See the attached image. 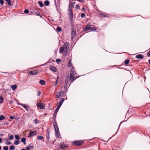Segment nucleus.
Wrapping results in <instances>:
<instances>
[{"instance_id": "24", "label": "nucleus", "mask_w": 150, "mask_h": 150, "mask_svg": "<svg viewBox=\"0 0 150 150\" xmlns=\"http://www.w3.org/2000/svg\"><path fill=\"white\" fill-rule=\"evenodd\" d=\"M39 121L38 119H35L33 120V122L35 124H37L39 123Z\"/></svg>"}, {"instance_id": "26", "label": "nucleus", "mask_w": 150, "mask_h": 150, "mask_svg": "<svg viewBox=\"0 0 150 150\" xmlns=\"http://www.w3.org/2000/svg\"><path fill=\"white\" fill-rule=\"evenodd\" d=\"M43 137L42 136H39L37 137V139L38 140H41L43 139Z\"/></svg>"}, {"instance_id": "3", "label": "nucleus", "mask_w": 150, "mask_h": 150, "mask_svg": "<svg viewBox=\"0 0 150 150\" xmlns=\"http://www.w3.org/2000/svg\"><path fill=\"white\" fill-rule=\"evenodd\" d=\"M68 51H66L63 47H61L60 48L59 53L62 54L64 55H66L67 54Z\"/></svg>"}, {"instance_id": "36", "label": "nucleus", "mask_w": 150, "mask_h": 150, "mask_svg": "<svg viewBox=\"0 0 150 150\" xmlns=\"http://www.w3.org/2000/svg\"><path fill=\"white\" fill-rule=\"evenodd\" d=\"M14 139V137L13 135H12L9 137V139L10 140H13Z\"/></svg>"}, {"instance_id": "56", "label": "nucleus", "mask_w": 150, "mask_h": 150, "mask_svg": "<svg viewBox=\"0 0 150 150\" xmlns=\"http://www.w3.org/2000/svg\"><path fill=\"white\" fill-rule=\"evenodd\" d=\"M2 139L1 138H0V143H1L2 142Z\"/></svg>"}, {"instance_id": "31", "label": "nucleus", "mask_w": 150, "mask_h": 150, "mask_svg": "<svg viewBox=\"0 0 150 150\" xmlns=\"http://www.w3.org/2000/svg\"><path fill=\"white\" fill-rule=\"evenodd\" d=\"M70 20L72 21H73V15H69Z\"/></svg>"}, {"instance_id": "23", "label": "nucleus", "mask_w": 150, "mask_h": 150, "mask_svg": "<svg viewBox=\"0 0 150 150\" xmlns=\"http://www.w3.org/2000/svg\"><path fill=\"white\" fill-rule=\"evenodd\" d=\"M75 73L74 71V68L73 67H72L71 69L70 73L74 74V73Z\"/></svg>"}, {"instance_id": "15", "label": "nucleus", "mask_w": 150, "mask_h": 150, "mask_svg": "<svg viewBox=\"0 0 150 150\" xmlns=\"http://www.w3.org/2000/svg\"><path fill=\"white\" fill-rule=\"evenodd\" d=\"M39 83L42 85H44L45 84V81L43 80H40L39 81Z\"/></svg>"}, {"instance_id": "28", "label": "nucleus", "mask_w": 150, "mask_h": 150, "mask_svg": "<svg viewBox=\"0 0 150 150\" xmlns=\"http://www.w3.org/2000/svg\"><path fill=\"white\" fill-rule=\"evenodd\" d=\"M67 146L66 145H61L60 146V149H64V148L66 147Z\"/></svg>"}, {"instance_id": "40", "label": "nucleus", "mask_w": 150, "mask_h": 150, "mask_svg": "<svg viewBox=\"0 0 150 150\" xmlns=\"http://www.w3.org/2000/svg\"><path fill=\"white\" fill-rule=\"evenodd\" d=\"M24 13L25 14H27L29 12V11L28 9H25L24 11Z\"/></svg>"}, {"instance_id": "30", "label": "nucleus", "mask_w": 150, "mask_h": 150, "mask_svg": "<svg viewBox=\"0 0 150 150\" xmlns=\"http://www.w3.org/2000/svg\"><path fill=\"white\" fill-rule=\"evenodd\" d=\"M35 13L37 15H39L40 17L42 18V16L40 14V13L39 12H35Z\"/></svg>"}, {"instance_id": "44", "label": "nucleus", "mask_w": 150, "mask_h": 150, "mask_svg": "<svg viewBox=\"0 0 150 150\" xmlns=\"http://www.w3.org/2000/svg\"><path fill=\"white\" fill-rule=\"evenodd\" d=\"M73 15L72 11L69 12V15Z\"/></svg>"}, {"instance_id": "25", "label": "nucleus", "mask_w": 150, "mask_h": 150, "mask_svg": "<svg viewBox=\"0 0 150 150\" xmlns=\"http://www.w3.org/2000/svg\"><path fill=\"white\" fill-rule=\"evenodd\" d=\"M44 3L45 5L48 6L49 5L50 3L48 0H46L45 1Z\"/></svg>"}, {"instance_id": "61", "label": "nucleus", "mask_w": 150, "mask_h": 150, "mask_svg": "<svg viewBox=\"0 0 150 150\" xmlns=\"http://www.w3.org/2000/svg\"><path fill=\"white\" fill-rule=\"evenodd\" d=\"M1 146H0V150H1Z\"/></svg>"}, {"instance_id": "62", "label": "nucleus", "mask_w": 150, "mask_h": 150, "mask_svg": "<svg viewBox=\"0 0 150 150\" xmlns=\"http://www.w3.org/2000/svg\"><path fill=\"white\" fill-rule=\"evenodd\" d=\"M122 123V122L120 123V125H119V127H120V124L121 123Z\"/></svg>"}, {"instance_id": "22", "label": "nucleus", "mask_w": 150, "mask_h": 150, "mask_svg": "<svg viewBox=\"0 0 150 150\" xmlns=\"http://www.w3.org/2000/svg\"><path fill=\"white\" fill-rule=\"evenodd\" d=\"M71 59H70L69 62L68 66L69 67H71L72 66V64L71 62Z\"/></svg>"}, {"instance_id": "32", "label": "nucleus", "mask_w": 150, "mask_h": 150, "mask_svg": "<svg viewBox=\"0 0 150 150\" xmlns=\"http://www.w3.org/2000/svg\"><path fill=\"white\" fill-rule=\"evenodd\" d=\"M15 139L17 140H19L20 139V137L18 135H15Z\"/></svg>"}, {"instance_id": "59", "label": "nucleus", "mask_w": 150, "mask_h": 150, "mask_svg": "<svg viewBox=\"0 0 150 150\" xmlns=\"http://www.w3.org/2000/svg\"><path fill=\"white\" fill-rule=\"evenodd\" d=\"M0 136H3V134H1L0 135Z\"/></svg>"}, {"instance_id": "6", "label": "nucleus", "mask_w": 150, "mask_h": 150, "mask_svg": "<svg viewBox=\"0 0 150 150\" xmlns=\"http://www.w3.org/2000/svg\"><path fill=\"white\" fill-rule=\"evenodd\" d=\"M69 44L68 42H66L63 45L62 47H63L66 50V51H68L69 50Z\"/></svg>"}, {"instance_id": "5", "label": "nucleus", "mask_w": 150, "mask_h": 150, "mask_svg": "<svg viewBox=\"0 0 150 150\" xmlns=\"http://www.w3.org/2000/svg\"><path fill=\"white\" fill-rule=\"evenodd\" d=\"M37 134V132L36 130L33 131H31L30 132V133L28 136V137H31Z\"/></svg>"}, {"instance_id": "33", "label": "nucleus", "mask_w": 150, "mask_h": 150, "mask_svg": "<svg viewBox=\"0 0 150 150\" xmlns=\"http://www.w3.org/2000/svg\"><path fill=\"white\" fill-rule=\"evenodd\" d=\"M15 147L14 146H11L10 148V150H14L15 149Z\"/></svg>"}, {"instance_id": "37", "label": "nucleus", "mask_w": 150, "mask_h": 150, "mask_svg": "<svg viewBox=\"0 0 150 150\" xmlns=\"http://www.w3.org/2000/svg\"><path fill=\"white\" fill-rule=\"evenodd\" d=\"M11 142L8 140L6 142V144L7 145H9L11 144Z\"/></svg>"}, {"instance_id": "49", "label": "nucleus", "mask_w": 150, "mask_h": 150, "mask_svg": "<svg viewBox=\"0 0 150 150\" xmlns=\"http://www.w3.org/2000/svg\"><path fill=\"white\" fill-rule=\"evenodd\" d=\"M41 92L40 91H38V96H40V95H41Z\"/></svg>"}, {"instance_id": "34", "label": "nucleus", "mask_w": 150, "mask_h": 150, "mask_svg": "<svg viewBox=\"0 0 150 150\" xmlns=\"http://www.w3.org/2000/svg\"><path fill=\"white\" fill-rule=\"evenodd\" d=\"M5 119V117L4 116L1 115L0 116V120L1 121Z\"/></svg>"}, {"instance_id": "29", "label": "nucleus", "mask_w": 150, "mask_h": 150, "mask_svg": "<svg viewBox=\"0 0 150 150\" xmlns=\"http://www.w3.org/2000/svg\"><path fill=\"white\" fill-rule=\"evenodd\" d=\"M38 3L41 7H42L43 6V4L41 1H39Z\"/></svg>"}, {"instance_id": "27", "label": "nucleus", "mask_w": 150, "mask_h": 150, "mask_svg": "<svg viewBox=\"0 0 150 150\" xmlns=\"http://www.w3.org/2000/svg\"><path fill=\"white\" fill-rule=\"evenodd\" d=\"M59 32H60L61 31V28L59 27H57L56 29Z\"/></svg>"}, {"instance_id": "47", "label": "nucleus", "mask_w": 150, "mask_h": 150, "mask_svg": "<svg viewBox=\"0 0 150 150\" xmlns=\"http://www.w3.org/2000/svg\"><path fill=\"white\" fill-rule=\"evenodd\" d=\"M47 137L48 139L50 138L49 134V133H47Z\"/></svg>"}, {"instance_id": "46", "label": "nucleus", "mask_w": 150, "mask_h": 150, "mask_svg": "<svg viewBox=\"0 0 150 150\" xmlns=\"http://www.w3.org/2000/svg\"><path fill=\"white\" fill-rule=\"evenodd\" d=\"M4 1L3 0H0V3L2 5H3Z\"/></svg>"}, {"instance_id": "14", "label": "nucleus", "mask_w": 150, "mask_h": 150, "mask_svg": "<svg viewBox=\"0 0 150 150\" xmlns=\"http://www.w3.org/2000/svg\"><path fill=\"white\" fill-rule=\"evenodd\" d=\"M75 4V2H70L69 3V7H70V8L74 7Z\"/></svg>"}, {"instance_id": "4", "label": "nucleus", "mask_w": 150, "mask_h": 150, "mask_svg": "<svg viewBox=\"0 0 150 150\" xmlns=\"http://www.w3.org/2000/svg\"><path fill=\"white\" fill-rule=\"evenodd\" d=\"M37 106L38 107H40V109H44L45 108V105L43 103H38L37 104Z\"/></svg>"}, {"instance_id": "20", "label": "nucleus", "mask_w": 150, "mask_h": 150, "mask_svg": "<svg viewBox=\"0 0 150 150\" xmlns=\"http://www.w3.org/2000/svg\"><path fill=\"white\" fill-rule=\"evenodd\" d=\"M26 139L25 138H22L21 139V142L23 143L24 145H25L26 144Z\"/></svg>"}, {"instance_id": "64", "label": "nucleus", "mask_w": 150, "mask_h": 150, "mask_svg": "<svg viewBox=\"0 0 150 150\" xmlns=\"http://www.w3.org/2000/svg\"><path fill=\"white\" fill-rule=\"evenodd\" d=\"M149 116H150V114H149Z\"/></svg>"}, {"instance_id": "42", "label": "nucleus", "mask_w": 150, "mask_h": 150, "mask_svg": "<svg viewBox=\"0 0 150 150\" xmlns=\"http://www.w3.org/2000/svg\"><path fill=\"white\" fill-rule=\"evenodd\" d=\"M96 29V27H94L92 28H91V31L95 30Z\"/></svg>"}, {"instance_id": "53", "label": "nucleus", "mask_w": 150, "mask_h": 150, "mask_svg": "<svg viewBox=\"0 0 150 150\" xmlns=\"http://www.w3.org/2000/svg\"><path fill=\"white\" fill-rule=\"evenodd\" d=\"M4 139L6 141V142L8 140V138H4Z\"/></svg>"}, {"instance_id": "21", "label": "nucleus", "mask_w": 150, "mask_h": 150, "mask_svg": "<svg viewBox=\"0 0 150 150\" xmlns=\"http://www.w3.org/2000/svg\"><path fill=\"white\" fill-rule=\"evenodd\" d=\"M91 28L88 25H87L85 28V30L86 31L91 30Z\"/></svg>"}, {"instance_id": "43", "label": "nucleus", "mask_w": 150, "mask_h": 150, "mask_svg": "<svg viewBox=\"0 0 150 150\" xmlns=\"http://www.w3.org/2000/svg\"><path fill=\"white\" fill-rule=\"evenodd\" d=\"M85 13H82L81 14V18H83V17H85Z\"/></svg>"}, {"instance_id": "52", "label": "nucleus", "mask_w": 150, "mask_h": 150, "mask_svg": "<svg viewBox=\"0 0 150 150\" xmlns=\"http://www.w3.org/2000/svg\"><path fill=\"white\" fill-rule=\"evenodd\" d=\"M100 15H101L102 17H105V15H104L103 14H100Z\"/></svg>"}, {"instance_id": "41", "label": "nucleus", "mask_w": 150, "mask_h": 150, "mask_svg": "<svg viewBox=\"0 0 150 150\" xmlns=\"http://www.w3.org/2000/svg\"><path fill=\"white\" fill-rule=\"evenodd\" d=\"M4 150H8V146H5L3 147V148Z\"/></svg>"}, {"instance_id": "38", "label": "nucleus", "mask_w": 150, "mask_h": 150, "mask_svg": "<svg viewBox=\"0 0 150 150\" xmlns=\"http://www.w3.org/2000/svg\"><path fill=\"white\" fill-rule=\"evenodd\" d=\"M129 62V61L128 60H126L125 62V64H128Z\"/></svg>"}, {"instance_id": "55", "label": "nucleus", "mask_w": 150, "mask_h": 150, "mask_svg": "<svg viewBox=\"0 0 150 150\" xmlns=\"http://www.w3.org/2000/svg\"><path fill=\"white\" fill-rule=\"evenodd\" d=\"M10 118L11 119H14V117L12 116H11L10 117Z\"/></svg>"}, {"instance_id": "2", "label": "nucleus", "mask_w": 150, "mask_h": 150, "mask_svg": "<svg viewBox=\"0 0 150 150\" xmlns=\"http://www.w3.org/2000/svg\"><path fill=\"white\" fill-rule=\"evenodd\" d=\"M64 100V98H62L60 101L59 103L57 104V107L56 109L55 112H57L58 111Z\"/></svg>"}, {"instance_id": "60", "label": "nucleus", "mask_w": 150, "mask_h": 150, "mask_svg": "<svg viewBox=\"0 0 150 150\" xmlns=\"http://www.w3.org/2000/svg\"><path fill=\"white\" fill-rule=\"evenodd\" d=\"M59 78V76H58V77H57V80H58V79Z\"/></svg>"}, {"instance_id": "10", "label": "nucleus", "mask_w": 150, "mask_h": 150, "mask_svg": "<svg viewBox=\"0 0 150 150\" xmlns=\"http://www.w3.org/2000/svg\"><path fill=\"white\" fill-rule=\"evenodd\" d=\"M50 69L53 72H56L57 71V69L52 66H50L49 67Z\"/></svg>"}, {"instance_id": "39", "label": "nucleus", "mask_w": 150, "mask_h": 150, "mask_svg": "<svg viewBox=\"0 0 150 150\" xmlns=\"http://www.w3.org/2000/svg\"><path fill=\"white\" fill-rule=\"evenodd\" d=\"M3 101V98L2 96H0V103H1Z\"/></svg>"}, {"instance_id": "9", "label": "nucleus", "mask_w": 150, "mask_h": 150, "mask_svg": "<svg viewBox=\"0 0 150 150\" xmlns=\"http://www.w3.org/2000/svg\"><path fill=\"white\" fill-rule=\"evenodd\" d=\"M18 104L23 107L27 111H28L30 109V107L28 106L20 103H18Z\"/></svg>"}, {"instance_id": "57", "label": "nucleus", "mask_w": 150, "mask_h": 150, "mask_svg": "<svg viewBox=\"0 0 150 150\" xmlns=\"http://www.w3.org/2000/svg\"><path fill=\"white\" fill-rule=\"evenodd\" d=\"M148 62L150 64V59L149 60Z\"/></svg>"}, {"instance_id": "54", "label": "nucleus", "mask_w": 150, "mask_h": 150, "mask_svg": "<svg viewBox=\"0 0 150 150\" xmlns=\"http://www.w3.org/2000/svg\"><path fill=\"white\" fill-rule=\"evenodd\" d=\"M58 82V80L57 79L55 82V85H56Z\"/></svg>"}, {"instance_id": "11", "label": "nucleus", "mask_w": 150, "mask_h": 150, "mask_svg": "<svg viewBox=\"0 0 150 150\" xmlns=\"http://www.w3.org/2000/svg\"><path fill=\"white\" fill-rule=\"evenodd\" d=\"M53 125L54 127V128L55 129V130H59V128L58 127V126H57V125L56 122H54L53 123Z\"/></svg>"}, {"instance_id": "45", "label": "nucleus", "mask_w": 150, "mask_h": 150, "mask_svg": "<svg viewBox=\"0 0 150 150\" xmlns=\"http://www.w3.org/2000/svg\"><path fill=\"white\" fill-rule=\"evenodd\" d=\"M68 11L69 12L72 11V9H71V8L69 7V9H68Z\"/></svg>"}, {"instance_id": "17", "label": "nucleus", "mask_w": 150, "mask_h": 150, "mask_svg": "<svg viewBox=\"0 0 150 150\" xmlns=\"http://www.w3.org/2000/svg\"><path fill=\"white\" fill-rule=\"evenodd\" d=\"M34 146H27L26 148V150H30V149H33Z\"/></svg>"}, {"instance_id": "35", "label": "nucleus", "mask_w": 150, "mask_h": 150, "mask_svg": "<svg viewBox=\"0 0 150 150\" xmlns=\"http://www.w3.org/2000/svg\"><path fill=\"white\" fill-rule=\"evenodd\" d=\"M6 1L8 3V4L9 5V6H11V3L10 2V0H6Z\"/></svg>"}, {"instance_id": "16", "label": "nucleus", "mask_w": 150, "mask_h": 150, "mask_svg": "<svg viewBox=\"0 0 150 150\" xmlns=\"http://www.w3.org/2000/svg\"><path fill=\"white\" fill-rule=\"evenodd\" d=\"M55 135L57 137H58L60 134L59 132V129L58 130H55Z\"/></svg>"}, {"instance_id": "18", "label": "nucleus", "mask_w": 150, "mask_h": 150, "mask_svg": "<svg viewBox=\"0 0 150 150\" xmlns=\"http://www.w3.org/2000/svg\"><path fill=\"white\" fill-rule=\"evenodd\" d=\"M20 142V141L19 140H16L14 142V144L17 145L19 144Z\"/></svg>"}, {"instance_id": "63", "label": "nucleus", "mask_w": 150, "mask_h": 150, "mask_svg": "<svg viewBox=\"0 0 150 150\" xmlns=\"http://www.w3.org/2000/svg\"><path fill=\"white\" fill-rule=\"evenodd\" d=\"M21 150H25V149H22Z\"/></svg>"}, {"instance_id": "51", "label": "nucleus", "mask_w": 150, "mask_h": 150, "mask_svg": "<svg viewBox=\"0 0 150 150\" xmlns=\"http://www.w3.org/2000/svg\"><path fill=\"white\" fill-rule=\"evenodd\" d=\"M147 55L149 57L150 56V51L147 53Z\"/></svg>"}, {"instance_id": "8", "label": "nucleus", "mask_w": 150, "mask_h": 150, "mask_svg": "<svg viewBox=\"0 0 150 150\" xmlns=\"http://www.w3.org/2000/svg\"><path fill=\"white\" fill-rule=\"evenodd\" d=\"M73 144L74 146H79L81 145V143L80 141H74Z\"/></svg>"}, {"instance_id": "7", "label": "nucleus", "mask_w": 150, "mask_h": 150, "mask_svg": "<svg viewBox=\"0 0 150 150\" xmlns=\"http://www.w3.org/2000/svg\"><path fill=\"white\" fill-rule=\"evenodd\" d=\"M38 73V72L37 70H34L29 72V74L31 76L36 75Z\"/></svg>"}, {"instance_id": "50", "label": "nucleus", "mask_w": 150, "mask_h": 150, "mask_svg": "<svg viewBox=\"0 0 150 150\" xmlns=\"http://www.w3.org/2000/svg\"><path fill=\"white\" fill-rule=\"evenodd\" d=\"M80 7V6L79 5H77L76 6L75 8H78L79 7Z\"/></svg>"}, {"instance_id": "12", "label": "nucleus", "mask_w": 150, "mask_h": 150, "mask_svg": "<svg viewBox=\"0 0 150 150\" xmlns=\"http://www.w3.org/2000/svg\"><path fill=\"white\" fill-rule=\"evenodd\" d=\"M144 57V56L141 54L137 55L136 56V58L137 59H142Z\"/></svg>"}, {"instance_id": "13", "label": "nucleus", "mask_w": 150, "mask_h": 150, "mask_svg": "<svg viewBox=\"0 0 150 150\" xmlns=\"http://www.w3.org/2000/svg\"><path fill=\"white\" fill-rule=\"evenodd\" d=\"M61 97V92H57L56 96V98H57L58 99H60Z\"/></svg>"}, {"instance_id": "1", "label": "nucleus", "mask_w": 150, "mask_h": 150, "mask_svg": "<svg viewBox=\"0 0 150 150\" xmlns=\"http://www.w3.org/2000/svg\"><path fill=\"white\" fill-rule=\"evenodd\" d=\"M76 78H75V74H74L70 73L69 78L68 76L66 79L65 82L67 85L70 82V84H71Z\"/></svg>"}, {"instance_id": "19", "label": "nucleus", "mask_w": 150, "mask_h": 150, "mask_svg": "<svg viewBox=\"0 0 150 150\" xmlns=\"http://www.w3.org/2000/svg\"><path fill=\"white\" fill-rule=\"evenodd\" d=\"M12 89L14 90L17 88V86L16 85H11L10 86Z\"/></svg>"}, {"instance_id": "58", "label": "nucleus", "mask_w": 150, "mask_h": 150, "mask_svg": "<svg viewBox=\"0 0 150 150\" xmlns=\"http://www.w3.org/2000/svg\"><path fill=\"white\" fill-rule=\"evenodd\" d=\"M82 10H84V8H82Z\"/></svg>"}, {"instance_id": "48", "label": "nucleus", "mask_w": 150, "mask_h": 150, "mask_svg": "<svg viewBox=\"0 0 150 150\" xmlns=\"http://www.w3.org/2000/svg\"><path fill=\"white\" fill-rule=\"evenodd\" d=\"M61 61V60L59 59H58L56 60V62L58 63V62H60Z\"/></svg>"}]
</instances>
